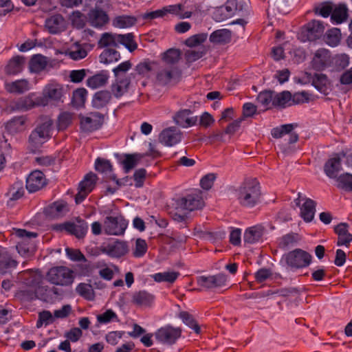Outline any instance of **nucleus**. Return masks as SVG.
<instances>
[{
    "label": "nucleus",
    "mask_w": 352,
    "mask_h": 352,
    "mask_svg": "<svg viewBox=\"0 0 352 352\" xmlns=\"http://www.w3.org/2000/svg\"><path fill=\"white\" fill-rule=\"evenodd\" d=\"M92 116L98 119L79 116L80 129L85 132H93L101 129L104 123V116L100 112H91Z\"/></svg>",
    "instance_id": "nucleus-17"
},
{
    "label": "nucleus",
    "mask_w": 352,
    "mask_h": 352,
    "mask_svg": "<svg viewBox=\"0 0 352 352\" xmlns=\"http://www.w3.org/2000/svg\"><path fill=\"white\" fill-rule=\"evenodd\" d=\"M98 179L96 174L89 172L78 184V190L91 192L94 189Z\"/></svg>",
    "instance_id": "nucleus-42"
},
{
    "label": "nucleus",
    "mask_w": 352,
    "mask_h": 352,
    "mask_svg": "<svg viewBox=\"0 0 352 352\" xmlns=\"http://www.w3.org/2000/svg\"><path fill=\"white\" fill-rule=\"evenodd\" d=\"M182 133L177 127L166 128L160 133V142L166 146H173L182 141Z\"/></svg>",
    "instance_id": "nucleus-19"
},
{
    "label": "nucleus",
    "mask_w": 352,
    "mask_h": 352,
    "mask_svg": "<svg viewBox=\"0 0 352 352\" xmlns=\"http://www.w3.org/2000/svg\"><path fill=\"white\" fill-rule=\"evenodd\" d=\"M38 102L39 97L35 93H30L13 102L12 108L13 110L25 111L34 107H42L41 104H38Z\"/></svg>",
    "instance_id": "nucleus-21"
},
{
    "label": "nucleus",
    "mask_w": 352,
    "mask_h": 352,
    "mask_svg": "<svg viewBox=\"0 0 352 352\" xmlns=\"http://www.w3.org/2000/svg\"><path fill=\"white\" fill-rule=\"evenodd\" d=\"M100 251L111 258H121L129 252L127 242L116 239L113 243H109L107 246L100 247Z\"/></svg>",
    "instance_id": "nucleus-18"
},
{
    "label": "nucleus",
    "mask_w": 352,
    "mask_h": 352,
    "mask_svg": "<svg viewBox=\"0 0 352 352\" xmlns=\"http://www.w3.org/2000/svg\"><path fill=\"white\" fill-rule=\"evenodd\" d=\"M350 63L349 56L346 54H331L329 72H340L346 68Z\"/></svg>",
    "instance_id": "nucleus-24"
},
{
    "label": "nucleus",
    "mask_w": 352,
    "mask_h": 352,
    "mask_svg": "<svg viewBox=\"0 0 352 352\" xmlns=\"http://www.w3.org/2000/svg\"><path fill=\"white\" fill-rule=\"evenodd\" d=\"M317 203L316 201L310 199L305 198V201L300 206V216L306 223H310L314 218L316 211Z\"/></svg>",
    "instance_id": "nucleus-27"
},
{
    "label": "nucleus",
    "mask_w": 352,
    "mask_h": 352,
    "mask_svg": "<svg viewBox=\"0 0 352 352\" xmlns=\"http://www.w3.org/2000/svg\"><path fill=\"white\" fill-rule=\"evenodd\" d=\"M331 52L326 49L320 48L314 54L311 62V67L317 72L329 68Z\"/></svg>",
    "instance_id": "nucleus-16"
},
{
    "label": "nucleus",
    "mask_w": 352,
    "mask_h": 352,
    "mask_svg": "<svg viewBox=\"0 0 352 352\" xmlns=\"http://www.w3.org/2000/svg\"><path fill=\"white\" fill-rule=\"evenodd\" d=\"M77 223L69 221H65L62 223L52 224V230L62 233L65 232L67 234L74 236L78 239H84L87 233L88 223L80 217L76 218Z\"/></svg>",
    "instance_id": "nucleus-4"
},
{
    "label": "nucleus",
    "mask_w": 352,
    "mask_h": 352,
    "mask_svg": "<svg viewBox=\"0 0 352 352\" xmlns=\"http://www.w3.org/2000/svg\"><path fill=\"white\" fill-rule=\"evenodd\" d=\"M173 207L177 212H171L170 215L174 221L180 223L179 228H186L189 223V212L202 209L204 206L201 190H193L173 199Z\"/></svg>",
    "instance_id": "nucleus-1"
},
{
    "label": "nucleus",
    "mask_w": 352,
    "mask_h": 352,
    "mask_svg": "<svg viewBox=\"0 0 352 352\" xmlns=\"http://www.w3.org/2000/svg\"><path fill=\"white\" fill-rule=\"evenodd\" d=\"M181 51L176 48H170L162 54V60L168 65H174L179 62Z\"/></svg>",
    "instance_id": "nucleus-52"
},
{
    "label": "nucleus",
    "mask_w": 352,
    "mask_h": 352,
    "mask_svg": "<svg viewBox=\"0 0 352 352\" xmlns=\"http://www.w3.org/2000/svg\"><path fill=\"white\" fill-rule=\"evenodd\" d=\"M47 184V179L44 173L38 170L30 173L26 179L25 187L30 193H33L41 190Z\"/></svg>",
    "instance_id": "nucleus-15"
},
{
    "label": "nucleus",
    "mask_w": 352,
    "mask_h": 352,
    "mask_svg": "<svg viewBox=\"0 0 352 352\" xmlns=\"http://www.w3.org/2000/svg\"><path fill=\"white\" fill-rule=\"evenodd\" d=\"M23 183L22 181L15 182L9 188L8 192L6 193L7 196H10L7 204L8 206L12 205V202L21 199L24 195Z\"/></svg>",
    "instance_id": "nucleus-37"
},
{
    "label": "nucleus",
    "mask_w": 352,
    "mask_h": 352,
    "mask_svg": "<svg viewBox=\"0 0 352 352\" xmlns=\"http://www.w3.org/2000/svg\"><path fill=\"white\" fill-rule=\"evenodd\" d=\"M158 65L157 62L152 61L148 58H145L140 62L135 67V71L138 74L145 76L150 72L154 70L155 67Z\"/></svg>",
    "instance_id": "nucleus-46"
},
{
    "label": "nucleus",
    "mask_w": 352,
    "mask_h": 352,
    "mask_svg": "<svg viewBox=\"0 0 352 352\" xmlns=\"http://www.w3.org/2000/svg\"><path fill=\"white\" fill-rule=\"evenodd\" d=\"M179 275L180 273L179 272L171 271L155 273L151 277L157 283L166 282L173 283Z\"/></svg>",
    "instance_id": "nucleus-45"
},
{
    "label": "nucleus",
    "mask_w": 352,
    "mask_h": 352,
    "mask_svg": "<svg viewBox=\"0 0 352 352\" xmlns=\"http://www.w3.org/2000/svg\"><path fill=\"white\" fill-rule=\"evenodd\" d=\"M298 241V234L291 232L281 237L279 246L282 249H287L290 245L296 243Z\"/></svg>",
    "instance_id": "nucleus-62"
},
{
    "label": "nucleus",
    "mask_w": 352,
    "mask_h": 352,
    "mask_svg": "<svg viewBox=\"0 0 352 352\" xmlns=\"http://www.w3.org/2000/svg\"><path fill=\"white\" fill-rule=\"evenodd\" d=\"M179 317L182 322L190 329H192L196 334H200L201 333L199 324L191 314L186 311H182L179 312Z\"/></svg>",
    "instance_id": "nucleus-43"
},
{
    "label": "nucleus",
    "mask_w": 352,
    "mask_h": 352,
    "mask_svg": "<svg viewBox=\"0 0 352 352\" xmlns=\"http://www.w3.org/2000/svg\"><path fill=\"white\" fill-rule=\"evenodd\" d=\"M337 187L346 192H352V174L344 173L336 179Z\"/></svg>",
    "instance_id": "nucleus-53"
},
{
    "label": "nucleus",
    "mask_w": 352,
    "mask_h": 352,
    "mask_svg": "<svg viewBox=\"0 0 352 352\" xmlns=\"http://www.w3.org/2000/svg\"><path fill=\"white\" fill-rule=\"evenodd\" d=\"M95 170L101 173H111L113 171V166L109 160L98 157L94 164Z\"/></svg>",
    "instance_id": "nucleus-59"
},
{
    "label": "nucleus",
    "mask_w": 352,
    "mask_h": 352,
    "mask_svg": "<svg viewBox=\"0 0 352 352\" xmlns=\"http://www.w3.org/2000/svg\"><path fill=\"white\" fill-rule=\"evenodd\" d=\"M73 272L65 266H57L49 270L46 279L56 285H69L74 281Z\"/></svg>",
    "instance_id": "nucleus-7"
},
{
    "label": "nucleus",
    "mask_w": 352,
    "mask_h": 352,
    "mask_svg": "<svg viewBox=\"0 0 352 352\" xmlns=\"http://www.w3.org/2000/svg\"><path fill=\"white\" fill-rule=\"evenodd\" d=\"M46 65V57L40 54L34 55L29 61V69L32 73H39L45 68Z\"/></svg>",
    "instance_id": "nucleus-40"
},
{
    "label": "nucleus",
    "mask_w": 352,
    "mask_h": 352,
    "mask_svg": "<svg viewBox=\"0 0 352 352\" xmlns=\"http://www.w3.org/2000/svg\"><path fill=\"white\" fill-rule=\"evenodd\" d=\"M232 32L228 29L217 30L210 35L209 40L214 44H228L231 41Z\"/></svg>",
    "instance_id": "nucleus-34"
},
{
    "label": "nucleus",
    "mask_w": 352,
    "mask_h": 352,
    "mask_svg": "<svg viewBox=\"0 0 352 352\" xmlns=\"http://www.w3.org/2000/svg\"><path fill=\"white\" fill-rule=\"evenodd\" d=\"M120 54L118 51L107 48L103 50V52L99 56V61L101 63L107 65L113 62H117L120 59Z\"/></svg>",
    "instance_id": "nucleus-44"
},
{
    "label": "nucleus",
    "mask_w": 352,
    "mask_h": 352,
    "mask_svg": "<svg viewBox=\"0 0 352 352\" xmlns=\"http://www.w3.org/2000/svg\"><path fill=\"white\" fill-rule=\"evenodd\" d=\"M17 262L7 254H0V273L4 274L7 270L17 266Z\"/></svg>",
    "instance_id": "nucleus-57"
},
{
    "label": "nucleus",
    "mask_w": 352,
    "mask_h": 352,
    "mask_svg": "<svg viewBox=\"0 0 352 352\" xmlns=\"http://www.w3.org/2000/svg\"><path fill=\"white\" fill-rule=\"evenodd\" d=\"M87 90L84 87L75 89L73 91L72 102L77 107H84L87 96Z\"/></svg>",
    "instance_id": "nucleus-55"
},
{
    "label": "nucleus",
    "mask_w": 352,
    "mask_h": 352,
    "mask_svg": "<svg viewBox=\"0 0 352 352\" xmlns=\"http://www.w3.org/2000/svg\"><path fill=\"white\" fill-rule=\"evenodd\" d=\"M239 204L245 208H253L261 203V187L256 178H246L235 190Z\"/></svg>",
    "instance_id": "nucleus-2"
},
{
    "label": "nucleus",
    "mask_w": 352,
    "mask_h": 352,
    "mask_svg": "<svg viewBox=\"0 0 352 352\" xmlns=\"http://www.w3.org/2000/svg\"><path fill=\"white\" fill-rule=\"evenodd\" d=\"M111 98V92L108 90L96 91L93 96L91 105L96 109H101L110 102Z\"/></svg>",
    "instance_id": "nucleus-29"
},
{
    "label": "nucleus",
    "mask_w": 352,
    "mask_h": 352,
    "mask_svg": "<svg viewBox=\"0 0 352 352\" xmlns=\"http://www.w3.org/2000/svg\"><path fill=\"white\" fill-rule=\"evenodd\" d=\"M76 292L87 300L92 301L95 299V292L90 283H80L76 287Z\"/></svg>",
    "instance_id": "nucleus-50"
},
{
    "label": "nucleus",
    "mask_w": 352,
    "mask_h": 352,
    "mask_svg": "<svg viewBox=\"0 0 352 352\" xmlns=\"http://www.w3.org/2000/svg\"><path fill=\"white\" fill-rule=\"evenodd\" d=\"M283 258L286 264L292 269H302L311 263L312 256L308 252L296 248L285 254Z\"/></svg>",
    "instance_id": "nucleus-6"
},
{
    "label": "nucleus",
    "mask_w": 352,
    "mask_h": 352,
    "mask_svg": "<svg viewBox=\"0 0 352 352\" xmlns=\"http://www.w3.org/2000/svg\"><path fill=\"white\" fill-rule=\"evenodd\" d=\"M331 21L334 24H341L348 17V8L344 3H340L338 6L333 7V12L331 14Z\"/></svg>",
    "instance_id": "nucleus-35"
},
{
    "label": "nucleus",
    "mask_w": 352,
    "mask_h": 352,
    "mask_svg": "<svg viewBox=\"0 0 352 352\" xmlns=\"http://www.w3.org/2000/svg\"><path fill=\"white\" fill-rule=\"evenodd\" d=\"M25 124V120L23 117H14L5 124V131L8 134H15L18 133Z\"/></svg>",
    "instance_id": "nucleus-47"
},
{
    "label": "nucleus",
    "mask_w": 352,
    "mask_h": 352,
    "mask_svg": "<svg viewBox=\"0 0 352 352\" xmlns=\"http://www.w3.org/2000/svg\"><path fill=\"white\" fill-rule=\"evenodd\" d=\"M72 122V116L71 113L65 111L61 113L57 120V128L58 131H65Z\"/></svg>",
    "instance_id": "nucleus-58"
},
{
    "label": "nucleus",
    "mask_w": 352,
    "mask_h": 352,
    "mask_svg": "<svg viewBox=\"0 0 352 352\" xmlns=\"http://www.w3.org/2000/svg\"><path fill=\"white\" fill-rule=\"evenodd\" d=\"M264 228L256 225L245 229L243 234L244 243L254 244L260 241L263 235Z\"/></svg>",
    "instance_id": "nucleus-28"
},
{
    "label": "nucleus",
    "mask_w": 352,
    "mask_h": 352,
    "mask_svg": "<svg viewBox=\"0 0 352 352\" xmlns=\"http://www.w3.org/2000/svg\"><path fill=\"white\" fill-rule=\"evenodd\" d=\"M118 42L124 45L130 52L135 51L138 48V44L135 42L133 33L117 35Z\"/></svg>",
    "instance_id": "nucleus-49"
},
{
    "label": "nucleus",
    "mask_w": 352,
    "mask_h": 352,
    "mask_svg": "<svg viewBox=\"0 0 352 352\" xmlns=\"http://www.w3.org/2000/svg\"><path fill=\"white\" fill-rule=\"evenodd\" d=\"M292 98V93L289 91L285 90L280 93L275 92L273 106L280 109L291 107Z\"/></svg>",
    "instance_id": "nucleus-36"
},
{
    "label": "nucleus",
    "mask_w": 352,
    "mask_h": 352,
    "mask_svg": "<svg viewBox=\"0 0 352 352\" xmlns=\"http://www.w3.org/2000/svg\"><path fill=\"white\" fill-rule=\"evenodd\" d=\"M207 37L206 33L194 34L186 39L184 44L189 47H197L205 42Z\"/></svg>",
    "instance_id": "nucleus-60"
},
{
    "label": "nucleus",
    "mask_w": 352,
    "mask_h": 352,
    "mask_svg": "<svg viewBox=\"0 0 352 352\" xmlns=\"http://www.w3.org/2000/svg\"><path fill=\"white\" fill-rule=\"evenodd\" d=\"M25 62L23 56H13L5 67V72L8 75H16L22 72Z\"/></svg>",
    "instance_id": "nucleus-30"
},
{
    "label": "nucleus",
    "mask_w": 352,
    "mask_h": 352,
    "mask_svg": "<svg viewBox=\"0 0 352 352\" xmlns=\"http://www.w3.org/2000/svg\"><path fill=\"white\" fill-rule=\"evenodd\" d=\"M104 0H98L94 8L89 10L87 13L88 22L95 28H102L109 21L107 12L99 8L98 4L102 3Z\"/></svg>",
    "instance_id": "nucleus-13"
},
{
    "label": "nucleus",
    "mask_w": 352,
    "mask_h": 352,
    "mask_svg": "<svg viewBox=\"0 0 352 352\" xmlns=\"http://www.w3.org/2000/svg\"><path fill=\"white\" fill-rule=\"evenodd\" d=\"M16 235L21 239L16 245L19 254L25 257L33 256L36 247L32 239L36 238L38 233L19 228L16 230Z\"/></svg>",
    "instance_id": "nucleus-5"
},
{
    "label": "nucleus",
    "mask_w": 352,
    "mask_h": 352,
    "mask_svg": "<svg viewBox=\"0 0 352 352\" xmlns=\"http://www.w3.org/2000/svg\"><path fill=\"white\" fill-rule=\"evenodd\" d=\"M182 78V71L178 67H172L171 69H164L159 71L156 79L162 85H167L171 82L177 83Z\"/></svg>",
    "instance_id": "nucleus-22"
},
{
    "label": "nucleus",
    "mask_w": 352,
    "mask_h": 352,
    "mask_svg": "<svg viewBox=\"0 0 352 352\" xmlns=\"http://www.w3.org/2000/svg\"><path fill=\"white\" fill-rule=\"evenodd\" d=\"M150 155V153H115L114 156L118 163L121 164L123 166V169L125 173H129L133 168H134L139 162L145 156Z\"/></svg>",
    "instance_id": "nucleus-14"
},
{
    "label": "nucleus",
    "mask_w": 352,
    "mask_h": 352,
    "mask_svg": "<svg viewBox=\"0 0 352 352\" xmlns=\"http://www.w3.org/2000/svg\"><path fill=\"white\" fill-rule=\"evenodd\" d=\"M217 177V175L213 173L205 175L200 180V186L205 190H210L212 187Z\"/></svg>",
    "instance_id": "nucleus-64"
},
{
    "label": "nucleus",
    "mask_w": 352,
    "mask_h": 352,
    "mask_svg": "<svg viewBox=\"0 0 352 352\" xmlns=\"http://www.w3.org/2000/svg\"><path fill=\"white\" fill-rule=\"evenodd\" d=\"M67 203L64 200H58L53 202L45 208V213L48 216H60L63 215L68 212Z\"/></svg>",
    "instance_id": "nucleus-33"
},
{
    "label": "nucleus",
    "mask_w": 352,
    "mask_h": 352,
    "mask_svg": "<svg viewBox=\"0 0 352 352\" xmlns=\"http://www.w3.org/2000/svg\"><path fill=\"white\" fill-rule=\"evenodd\" d=\"M99 47H107L109 46L117 47L115 36L110 32H104L102 34L98 41Z\"/></svg>",
    "instance_id": "nucleus-61"
},
{
    "label": "nucleus",
    "mask_w": 352,
    "mask_h": 352,
    "mask_svg": "<svg viewBox=\"0 0 352 352\" xmlns=\"http://www.w3.org/2000/svg\"><path fill=\"white\" fill-rule=\"evenodd\" d=\"M137 22L135 16L132 15L123 14L116 16L112 22V25L118 28L124 29L133 26Z\"/></svg>",
    "instance_id": "nucleus-41"
},
{
    "label": "nucleus",
    "mask_w": 352,
    "mask_h": 352,
    "mask_svg": "<svg viewBox=\"0 0 352 352\" xmlns=\"http://www.w3.org/2000/svg\"><path fill=\"white\" fill-rule=\"evenodd\" d=\"M64 21L63 16L60 14H56L45 20V26L50 34H56L63 30Z\"/></svg>",
    "instance_id": "nucleus-32"
},
{
    "label": "nucleus",
    "mask_w": 352,
    "mask_h": 352,
    "mask_svg": "<svg viewBox=\"0 0 352 352\" xmlns=\"http://www.w3.org/2000/svg\"><path fill=\"white\" fill-rule=\"evenodd\" d=\"M52 122L49 120L38 124L36 128L32 131L28 142L33 148H38L42 144L50 138V131L52 129Z\"/></svg>",
    "instance_id": "nucleus-8"
},
{
    "label": "nucleus",
    "mask_w": 352,
    "mask_h": 352,
    "mask_svg": "<svg viewBox=\"0 0 352 352\" xmlns=\"http://www.w3.org/2000/svg\"><path fill=\"white\" fill-rule=\"evenodd\" d=\"M180 327L166 324L158 329L154 333L156 340L163 344L173 345L182 336Z\"/></svg>",
    "instance_id": "nucleus-11"
},
{
    "label": "nucleus",
    "mask_w": 352,
    "mask_h": 352,
    "mask_svg": "<svg viewBox=\"0 0 352 352\" xmlns=\"http://www.w3.org/2000/svg\"><path fill=\"white\" fill-rule=\"evenodd\" d=\"M324 39L326 43L329 46H337L341 39L340 30L337 28L329 29L324 35Z\"/></svg>",
    "instance_id": "nucleus-48"
},
{
    "label": "nucleus",
    "mask_w": 352,
    "mask_h": 352,
    "mask_svg": "<svg viewBox=\"0 0 352 352\" xmlns=\"http://www.w3.org/2000/svg\"><path fill=\"white\" fill-rule=\"evenodd\" d=\"M153 294L146 290H140L133 294L131 302L138 307H150L155 301Z\"/></svg>",
    "instance_id": "nucleus-26"
},
{
    "label": "nucleus",
    "mask_w": 352,
    "mask_h": 352,
    "mask_svg": "<svg viewBox=\"0 0 352 352\" xmlns=\"http://www.w3.org/2000/svg\"><path fill=\"white\" fill-rule=\"evenodd\" d=\"M275 91L270 89H265L261 91L256 98L258 102L265 108V111L274 107L273 106Z\"/></svg>",
    "instance_id": "nucleus-38"
},
{
    "label": "nucleus",
    "mask_w": 352,
    "mask_h": 352,
    "mask_svg": "<svg viewBox=\"0 0 352 352\" xmlns=\"http://www.w3.org/2000/svg\"><path fill=\"white\" fill-rule=\"evenodd\" d=\"M97 320L100 324H107L111 321H119L117 314L111 309L97 316Z\"/></svg>",
    "instance_id": "nucleus-63"
},
{
    "label": "nucleus",
    "mask_w": 352,
    "mask_h": 352,
    "mask_svg": "<svg viewBox=\"0 0 352 352\" xmlns=\"http://www.w3.org/2000/svg\"><path fill=\"white\" fill-rule=\"evenodd\" d=\"M311 85L320 94L328 96L333 90V84L324 74L315 73L313 76Z\"/></svg>",
    "instance_id": "nucleus-23"
},
{
    "label": "nucleus",
    "mask_w": 352,
    "mask_h": 352,
    "mask_svg": "<svg viewBox=\"0 0 352 352\" xmlns=\"http://www.w3.org/2000/svg\"><path fill=\"white\" fill-rule=\"evenodd\" d=\"M333 7L334 4L331 1H324L316 6L314 8V12L317 15L327 18L333 12Z\"/></svg>",
    "instance_id": "nucleus-54"
},
{
    "label": "nucleus",
    "mask_w": 352,
    "mask_h": 352,
    "mask_svg": "<svg viewBox=\"0 0 352 352\" xmlns=\"http://www.w3.org/2000/svg\"><path fill=\"white\" fill-rule=\"evenodd\" d=\"M324 30L323 23L313 19L302 27L299 38L302 42L316 41L323 35Z\"/></svg>",
    "instance_id": "nucleus-10"
},
{
    "label": "nucleus",
    "mask_w": 352,
    "mask_h": 352,
    "mask_svg": "<svg viewBox=\"0 0 352 352\" xmlns=\"http://www.w3.org/2000/svg\"><path fill=\"white\" fill-rule=\"evenodd\" d=\"M128 223V221L122 214H119L116 217L107 216L104 221V232L108 235H123Z\"/></svg>",
    "instance_id": "nucleus-9"
},
{
    "label": "nucleus",
    "mask_w": 352,
    "mask_h": 352,
    "mask_svg": "<svg viewBox=\"0 0 352 352\" xmlns=\"http://www.w3.org/2000/svg\"><path fill=\"white\" fill-rule=\"evenodd\" d=\"M109 78V76L108 71L101 70L98 73L87 78V85L92 89H97L105 85L108 82Z\"/></svg>",
    "instance_id": "nucleus-31"
},
{
    "label": "nucleus",
    "mask_w": 352,
    "mask_h": 352,
    "mask_svg": "<svg viewBox=\"0 0 352 352\" xmlns=\"http://www.w3.org/2000/svg\"><path fill=\"white\" fill-rule=\"evenodd\" d=\"M192 113L190 109H182L174 117L175 122L183 128L195 126L197 122V116L190 117Z\"/></svg>",
    "instance_id": "nucleus-25"
},
{
    "label": "nucleus",
    "mask_w": 352,
    "mask_h": 352,
    "mask_svg": "<svg viewBox=\"0 0 352 352\" xmlns=\"http://www.w3.org/2000/svg\"><path fill=\"white\" fill-rule=\"evenodd\" d=\"M29 89V82L25 79L17 80L8 85L7 90L10 93L23 94Z\"/></svg>",
    "instance_id": "nucleus-56"
},
{
    "label": "nucleus",
    "mask_w": 352,
    "mask_h": 352,
    "mask_svg": "<svg viewBox=\"0 0 352 352\" xmlns=\"http://www.w3.org/2000/svg\"><path fill=\"white\" fill-rule=\"evenodd\" d=\"M63 96V87L61 85L58 83H51L46 85L42 92V96L39 97V102L38 104H41L42 107H45L49 104V102H63L62 97Z\"/></svg>",
    "instance_id": "nucleus-12"
},
{
    "label": "nucleus",
    "mask_w": 352,
    "mask_h": 352,
    "mask_svg": "<svg viewBox=\"0 0 352 352\" xmlns=\"http://www.w3.org/2000/svg\"><path fill=\"white\" fill-rule=\"evenodd\" d=\"M248 13V5L243 1L227 0L224 5L215 9L212 17L217 22L232 17L235 14L245 16Z\"/></svg>",
    "instance_id": "nucleus-3"
},
{
    "label": "nucleus",
    "mask_w": 352,
    "mask_h": 352,
    "mask_svg": "<svg viewBox=\"0 0 352 352\" xmlns=\"http://www.w3.org/2000/svg\"><path fill=\"white\" fill-rule=\"evenodd\" d=\"M297 126V123L282 124L280 126L273 128L271 131V135L274 138L278 139L284 135L289 134Z\"/></svg>",
    "instance_id": "nucleus-51"
},
{
    "label": "nucleus",
    "mask_w": 352,
    "mask_h": 352,
    "mask_svg": "<svg viewBox=\"0 0 352 352\" xmlns=\"http://www.w3.org/2000/svg\"><path fill=\"white\" fill-rule=\"evenodd\" d=\"M197 235L201 239L215 243L221 241L226 237V232L224 230L212 232L199 230L197 231Z\"/></svg>",
    "instance_id": "nucleus-39"
},
{
    "label": "nucleus",
    "mask_w": 352,
    "mask_h": 352,
    "mask_svg": "<svg viewBox=\"0 0 352 352\" xmlns=\"http://www.w3.org/2000/svg\"><path fill=\"white\" fill-rule=\"evenodd\" d=\"M340 155V153H334L324 164V173L330 179L336 180L339 176V172L342 169Z\"/></svg>",
    "instance_id": "nucleus-20"
}]
</instances>
